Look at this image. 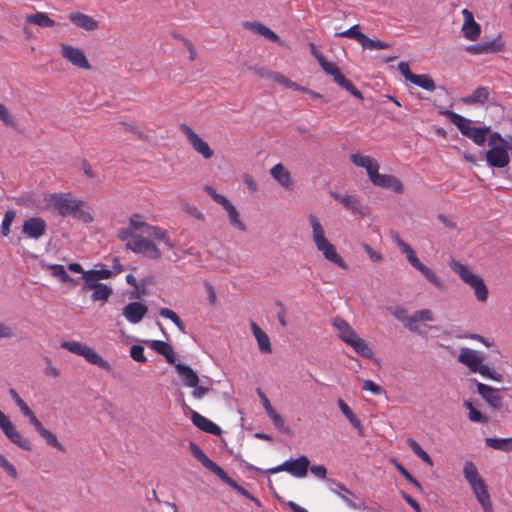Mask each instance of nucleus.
Returning <instances> with one entry per match:
<instances>
[{
	"label": "nucleus",
	"mask_w": 512,
	"mask_h": 512,
	"mask_svg": "<svg viewBox=\"0 0 512 512\" xmlns=\"http://www.w3.org/2000/svg\"><path fill=\"white\" fill-rule=\"evenodd\" d=\"M9 440L23 450L29 451L31 449L30 441L24 438L20 432L15 431Z\"/></svg>",
	"instance_id": "53"
},
{
	"label": "nucleus",
	"mask_w": 512,
	"mask_h": 512,
	"mask_svg": "<svg viewBox=\"0 0 512 512\" xmlns=\"http://www.w3.org/2000/svg\"><path fill=\"white\" fill-rule=\"evenodd\" d=\"M410 83L426 91H434L436 88L433 79L427 74H414Z\"/></svg>",
	"instance_id": "39"
},
{
	"label": "nucleus",
	"mask_w": 512,
	"mask_h": 512,
	"mask_svg": "<svg viewBox=\"0 0 512 512\" xmlns=\"http://www.w3.org/2000/svg\"><path fill=\"white\" fill-rule=\"evenodd\" d=\"M484 354L471 348H461L457 357L458 362L465 365L471 372L478 373L483 367Z\"/></svg>",
	"instance_id": "17"
},
{
	"label": "nucleus",
	"mask_w": 512,
	"mask_h": 512,
	"mask_svg": "<svg viewBox=\"0 0 512 512\" xmlns=\"http://www.w3.org/2000/svg\"><path fill=\"white\" fill-rule=\"evenodd\" d=\"M0 428L8 439L17 431L15 426L2 411H0Z\"/></svg>",
	"instance_id": "47"
},
{
	"label": "nucleus",
	"mask_w": 512,
	"mask_h": 512,
	"mask_svg": "<svg viewBox=\"0 0 512 512\" xmlns=\"http://www.w3.org/2000/svg\"><path fill=\"white\" fill-rule=\"evenodd\" d=\"M219 479H221L224 483L229 485L231 488H233L236 492L244 496L245 498L251 500L256 505H260V502L258 499H256L254 496L250 494L248 490L240 486L236 481H234L231 477L228 476V474L223 470L221 474L218 476Z\"/></svg>",
	"instance_id": "36"
},
{
	"label": "nucleus",
	"mask_w": 512,
	"mask_h": 512,
	"mask_svg": "<svg viewBox=\"0 0 512 512\" xmlns=\"http://www.w3.org/2000/svg\"><path fill=\"white\" fill-rule=\"evenodd\" d=\"M350 160L354 165L362 167L366 170L367 176L371 183L379 174V163L371 156L355 153L350 156Z\"/></svg>",
	"instance_id": "20"
},
{
	"label": "nucleus",
	"mask_w": 512,
	"mask_h": 512,
	"mask_svg": "<svg viewBox=\"0 0 512 512\" xmlns=\"http://www.w3.org/2000/svg\"><path fill=\"white\" fill-rule=\"evenodd\" d=\"M0 467L11 477L17 478L16 468L2 454H0Z\"/></svg>",
	"instance_id": "60"
},
{
	"label": "nucleus",
	"mask_w": 512,
	"mask_h": 512,
	"mask_svg": "<svg viewBox=\"0 0 512 512\" xmlns=\"http://www.w3.org/2000/svg\"><path fill=\"white\" fill-rule=\"evenodd\" d=\"M130 357L139 363H144L147 358L144 354V347L141 345H132L130 348Z\"/></svg>",
	"instance_id": "54"
},
{
	"label": "nucleus",
	"mask_w": 512,
	"mask_h": 512,
	"mask_svg": "<svg viewBox=\"0 0 512 512\" xmlns=\"http://www.w3.org/2000/svg\"><path fill=\"white\" fill-rule=\"evenodd\" d=\"M159 315L163 318L171 320L182 333L185 332V325L183 321L173 310L169 308H161L159 310Z\"/></svg>",
	"instance_id": "45"
},
{
	"label": "nucleus",
	"mask_w": 512,
	"mask_h": 512,
	"mask_svg": "<svg viewBox=\"0 0 512 512\" xmlns=\"http://www.w3.org/2000/svg\"><path fill=\"white\" fill-rule=\"evenodd\" d=\"M25 22L34 24L42 28H51L55 26V21L52 20L45 12H37L35 14H28L25 16Z\"/></svg>",
	"instance_id": "35"
},
{
	"label": "nucleus",
	"mask_w": 512,
	"mask_h": 512,
	"mask_svg": "<svg viewBox=\"0 0 512 512\" xmlns=\"http://www.w3.org/2000/svg\"><path fill=\"white\" fill-rule=\"evenodd\" d=\"M179 129L185 135L187 142L193 150L200 154L204 159H210L214 155V152L208 143L195 133L190 126L187 124H180Z\"/></svg>",
	"instance_id": "12"
},
{
	"label": "nucleus",
	"mask_w": 512,
	"mask_h": 512,
	"mask_svg": "<svg viewBox=\"0 0 512 512\" xmlns=\"http://www.w3.org/2000/svg\"><path fill=\"white\" fill-rule=\"evenodd\" d=\"M16 216L14 210H7L1 224V232L3 236H8L10 233V226Z\"/></svg>",
	"instance_id": "52"
},
{
	"label": "nucleus",
	"mask_w": 512,
	"mask_h": 512,
	"mask_svg": "<svg viewBox=\"0 0 512 512\" xmlns=\"http://www.w3.org/2000/svg\"><path fill=\"white\" fill-rule=\"evenodd\" d=\"M464 407L469 410L468 418L474 423H487L488 417L477 410L470 401H464Z\"/></svg>",
	"instance_id": "43"
},
{
	"label": "nucleus",
	"mask_w": 512,
	"mask_h": 512,
	"mask_svg": "<svg viewBox=\"0 0 512 512\" xmlns=\"http://www.w3.org/2000/svg\"><path fill=\"white\" fill-rule=\"evenodd\" d=\"M60 52L61 56L73 66L86 70L91 68L89 61L80 48L69 44H61Z\"/></svg>",
	"instance_id": "16"
},
{
	"label": "nucleus",
	"mask_w": 512,
	"mask_h": 512,
	"mask_svg": "<svg viewBox=\"0 0 512 512\" xmlns=\"http://www.w3.org/2000/svg\"><path fill=\"white\" fill-rule=\"evenodd\" d=\"M151 348L158 354L164 356L169 364H173L175 366L176 354L169 343L161 340H154L151 342Z\"/></svg>",
	"instance_id": "32"
},
{
	"label": "nucleus",
	"mask_w": 512,
	"mask_h": 512,
	"mask_svg": "<svg viewBox=\"0 0 512 512\" xmlns=\"http://www.w3.org/2000/svg\"><path fill=\"white\" fill-rule=\"evenodd\" d=\"M321 68L327 73L328 75L333 77V80L335 83H337L339 86L350 92L354 97L362 99V93L353 85V83L348 80L340 71L338 66L330 61H325Z\"/></svg>",
	"instance_id": "14"
},
{
	"label": "nucleus",
	"mask_w": 512,
	"mask_h": 512,
	"mask_svg": "<svg viewBox=\"0 0 512 512\" xmlns=\"http://www.w3.org/2000/svg\"><path fill=\"white\" fill-rule=\"evenodd\" d=\"M179 396H180L181 407L184 411H189L191 413V421L194 426H196L197 428H199L200 430H202L206 433H209V434H212L215 436H219L221 434L222 430L217 424H215L208 418L204 417L203 415L199 414L198 412L192 410L186 404L184 395L182 392L180 393Z\"/></svg>",
	"instance_id": "13"
},
{
	"label": "nucleus",
	"mask_w": 512,
	"mask_h": 512,
	"mask_svg": "<svg viewBox=\"0 0 512 512\" xmlns=\"http://www.w3.org/2000/svg\"><path fill=\"white\" fill-rule=\"evenodd\" d=\"M68 19L77 28H80L87 32L94 31L99 26L98 21H96L93 17L81 12H70L68 14Z\"/></svg>",
	"instance_id": "26"
},
{
	"label": "nucleus",
	"mask_w": 512,
	"mask_h": 512,
	"mask_svg": "<svg viewBox=\"0 0 512 512\" xmlns=\"http://www.w3.org/2000/svg\"><path fill=\"white\" fill-rule=\"evenodd\" d=\"M257 393H258V396L262 402V405L267 413V415L270 417V419L272 420L274 426L276 428H283L284 426V420L282 419V417L275 411V409L272 407L269 399L266 397V395L260 390L258 389L257 390Z\"/></svg>",
	"instance_id": "33"
},
{
	"label": "nucleus",
	"mask_w": 512,
	"mask_h": 512,
	"mask_svg": "<svg viewBox=\"0 0 512 512\" xmlns=\"http://www.w3.org/2000/svg\"><path fill=\"white\" fill-rule=\"evenodd\" d=\"M482 377L494 380L496 382H501L503 380V375L496 371L493 368H490L487 365H483V367L478 372Z\"/></svg>",
	"instance_id": "51"
},
{
	"label": "nucleus",
	"mask_w": 512,
	"mask_h": 512,
	"mask_svg": "<svg viewBox=\"0 0 512 512\" xmlns=\"http://www.w3.org/2000/svg\"><path fill=\"white\" fill-rule=\"evenodd\" d=\"M372 184L383 189L392 190L395 193L403 192L402 182L393 175L379 173Z\"/></svg>",
	"instance_id": "28"
},
{
	"label": "nucleus",
	"mask_w": 512,
	"mask_h": 512,
	"mask_svg": "<svg viewBox=\"0 0 512 512\" xmlns=\"http://www.w3.org/2000/svg\"><path fill=\"white\" fill-rule=\"evenodd\" d=\"M175 370L181 378L183 386L189 388L200 383L197 373L190 366L178 362L175 364Z\"/></svg>",
	"instance_id": "29"
},
{
	"label": "nucleus",
	"mask_w": 512,
	"mask_h": 512,
	"mask_svg": "<svg viewBox=\"0 0 512 512\" xmlns=\"http://www.w3.org/2000/svg\"><path fill=\"white\" fill-rule=\"evenodd\" d=\"M309 469H310V472L311 474L318 478V479H326L327 477V469L324 465H312L311 467L309 466Z\"/></svg>",
	"instance_id": "63"
},
{
	"label": "nucleus",
	"mask_w": 512,
	"mask_h": 512,
	"mask_svg": "<svg viewBox=\"0 0 512 512\" xmlns=\"http://www.w3.org/2000/svg\"><path fill=\"white\" fill-rule=\"evenodd\" d=\"M332 326L336 329L338 337L357 354L368 359L373 357L372 349L369 348L364 339L359 337L346 320L337 317L332 320Z\"/></svg>",
	"instance_id": "5"
},
{
	"label": "nucleus",
	"mask_w": 512,
	"mask_h": 512,
	"mask_svg": "<svg viewBox=\"0 0 512 512\" xmlns=\"http://www.w3.org/2000/svg\"><path fill=\"white\" fill-rule=\"evenodd\" d=\"M463 476L484 512H494L487 486L472 461H465Z\"/></svg>",
	"instance_id": "4"
},
{
	"label": "nucleus",
	"mask_w": 512,
	"mask_h": 512,
	"mask_svg": "<svg viewBox=\"0 0 512 512\" xmlns=\"http://www.w3.org/2000/svg\"><path fill=\"white\" fill-rule=\"evenodd\" d=\"M488 146L493 147L502 144H508L499 132H493L488 134Z\"/></svg>",
	"instance_id": "62"
},
{
	"label": "nucleus",
	"mask_w": 512,
	"mask_h": 512,
	"mask_svg": "<svg viewBox=\"0 0 512 512\" xmlns=\"http://www.w3.org/2000/svg\"><path fill=\"white\" fill-rule=\"evenodd\" d=\"M47 205L62 217H72L83 223H91L93 216L85 202L71 193H54L47 200Z\"/></svg>",
	"instance_id": "1"
},
{
	"label": "nucleus",
	"mask_w": 512,
	"mask_h": 512,
	"mask_svg": "<svg viewBox=\"0 0 512 512\" xmlns=\"http://www.w3.org/2000/svg\"><path fill=\"white\" fill-rule=\"evenodd\" d=\"M203 189L217 204L221 206H224L229 201L224 195L217 193L216 190L209 185H206Z\"/></svg>",
	"instance_id": "57"
},
{
	"label": "nucleus",
	"mask_w": 512,
	"mask_h": 512,
	"mask_svg": "<svg viewBox=\"0 0 512 512\" xmlns=\"http://www.w3.org/2000/svg\"><path fill=\"white\" fill-rule=\"evenodd\" d=\"M330 491L336 494L351 509L364 510L366 508L364 503H357L353 501L351 498H349V496H352L353 493L340 482L332 481Z\"/></svg>",
	"instance_id": "22"
},
{
	"label": "nucleus",
	"mask_w": 512,
	"mask_h": 512,
	"mask_svg": "<svg viewBox=\"0 0 512 512\" xmlns=\"http://www.w3.org/2000/svg\"><path fill=\"white\" fill-rule=\"evenodd\" d=\"M190 388L193 389L191 395L195 400H202L212 390V387L200 385L199 383L197 386H191Z\"/></svg>",
	"instance_id": "55"
},
{
	"label": "nucleus",
	"mask_w": 512,
	"mask_h": 512,
	"mask_svg": "<svg viewBox=\"0 0 512 512\" xmlns=\"http://www.w3.org/2000/svg\"><path fill=\"white\" fill-rule=\"evenodd\" d=\"M363 33L360 31V26L358 24L353 25L349 29L336 33L335 36L337 37H345L350 39H355L359 44L363 38Z\"/></svg>",
	"instance_id": "46"
},
{
	"label": "nucleus",
	"mask_w": 512,
	"mask_h": 512,
	"mask_svg": "<svg viewBox=\"0 0 512 512\" xmlns=\"http://www.w3.org/2000/svg\"><path fill=\"white\" fill-rule=\"evenodd\" d=\"M406 442H407L408 446L411 448V450L423 462H425L426 464H428L431 467L434 465L433 460L430 457V455L418 444V442L416 440H414L413 438H408Z\"/></svg>",
	"instance_id": "40"
},
{
	"label": "nucleus",
	"mask_w": 512,
	"mask_h": 512,
	"mask_svg": "<svg viewBox=\"0 0 512 512\" xmlns=\"http://www.w3.org/2000/svg\"><path fill=\"white\" fill-rule=\"evenodd\" d=\"M332 197L339 201L347 210L355 215L364 216L366 214L365 207L354 195L332 193Z\"/></svg>",
	"instance_id": "24"
},
{
	"label": "nucleus",
	"mask_w": 512,
	"mask_h": 512,
	"mask_svg": "<svg viewBox=\"0 0 512 512\" xmlns=\"http://www.w3.org/2000/svg\"><path fill=\"white\" fill-rule=\"evenodd\" d=\"M130 226L133 229V232L140 231V235H145L146 237L162 241L164 244L173 249L175 244L169 239L167 231L161 229L158 226H152L147 224L146 222L141 220L139 215H133L129 220Z\"/></svg>",
	"instance_id": "10"
},
{
	"label": "nucleus",
	"mask_w": 512,
	"mask_h": 512,
	"mask_svg": "<svg viewBox=\"0 0 512 512\" xmlns=\"http://www.w3.org/2000/svg\"><path fill=\"white\" fill-rule=\"evenodd\" d=\"M391 314L405 326L408 320L407 310L401 306H396L391 310Z\"/></svg>",
	"instance_id": "61"
},
{
	"label": "nucleus",
	"mask_w": 512,
	"mask_h": 512,
	"mask_svg": "<svg viewBox=\"0 0 512 512\" xmlns=\"http://www.w3.org/2000/svg\"><path fill=\"white\" fill-rule=\"evenodd\" d=\"M488 166L492 168H504L510 162L509 144H502L489 149L485 153Z\"/></svg>",
	"instance_id": "15"
},
{
	"label": "nucleus",
	"mask_w": 512,
	"mask_h": 512,
	"mask_svg": "<svg viewBox=\"0 0 512 512\" xmlns=\"http://www.w3.org/2000/svg\"><path fill=\"white\" fill-rule=\"evenodd\" d=\"M203 189L217 204L221 206H224L229 201L224 195L217 193L216 190L209 185H206Z\"/></svg>",
	"instance_id": "58"
},
{
	"label": "nucleus",
	"mask_w": 512,
	"mask_h": 512,
	"mask_svg": "<svg viewBox=\"0 0 512 512\" xmlns=\"http://www.w3.org/2000/svg\"><path fill=\"white\" fill-rule=\"evenodd\" d=\"M463 16V24L461 27V31L463 33V37L469 41H477L481 35V26L474 19L473 13L468 9H463L461 11Z\"/></svg>",
	"instance_id": "19"
},
{
	"label": "nucleus",
	"mask_w": 512,
	"mask_h": 512,
	"mask_svg": "<svg viewBox=\"0 0 512 512\" xmlns=\"http://www.w3.org/2000/svg\"><path fill=\"white\" fill-rule=\"evenodd\" d=\"M478 394L493 409H501L503 406V397L501 390L475 380Z\"/></svg>",
	"instance_id": "18"
},
{
	"label": "nucleus",
	"mask_w": 512,
	"mask_h": 512,
	"mask_svg": "<svg viewBox=\"0 0 512 512\" xmlns=\"http://www.w3.org/2000/svg\"><path fill=\"white\" fill-rule=\"evenodd\" d=\"M489 95V89L481 86L476 88L471 95L461 98V102L465 105H483L488 101Z\"/></svg>",
	"instance_id": "31"
},
{
	"label": "nucleus",
	"mask_w": 512,
	"mask_h": 512,
	"mask_svg": "<svg viewBox=\"0 0 512 512\" xmlns=\"http://www.w3.org/2000/svg\"><path fill=\"white\" fill-rule=\"evenodd\" d=\"M392 239L394 243L397 245V247L400 249L401 253L405 255L407 261L409 264L418 272L422 274V276L429 281L432 285H434L438 289H444L445 285L444 282L440 277L436 275V273L430 269L429 267L425 266L417 257L416 252L413 250V248L406 243L398 233H395L392 235Z\"/></svg>",
	"instance_id": "6"
},
{
	"label": "nucleus",
	"mask_w": 512,
	"mask_h": 512,
	"mask_svg": "<svg viewBox=\"0 0 512 512\" xmlns=\"http://www.w3.org/2000/svg\"><path fill=\"white\" fill-rule=\"evenodd\" d=\"M245 25L270 41L277 42L279 40V36L276 33L261 23L254 22L246 23Z\"/></svg>",
	"instance_id": "38"
},
{
	"label": "nucleus",
	"mask_w": 512,
	"mask_h": 512,
	"mask_svg": "<svg viewBox=\"0 0 512 512\" xmlns=\"http://www.w3.org/2000/svg\"><path fill=\"white\" fill-rule=\"evenodd\" d=\"M245 467L250 471H255L257 473H264V470L245 462ZM310 461L307 456H300L296 459H288L285 462L281 463L280 465H277L275 467L269 468L265 470V473L268 474H276L279 472H287L291 476L295 478H304L307 475L308 469H309Z\"/></svg>",
	"instance_id": "7"
},
{
	"label": "nucleus",
	"mask_w": 512,
	"mask_h": 512,
	"mask_svg": "<svg viewBox=\"0 0 512 512\" xmlns=\"http://www.w3.org/2000/svg\"><path fill=\"white\" fill-rule=\"evenodd\" d=\"M485 443L492 449L512 452V438H486Z\"/></svg>",
	"instance_id": "37"
},
{
	"label": "nucleus",
	"mask_w": 512,
	"mask_h": 512,
	"mask_svg": "<svg viewBox=\"0 0 512 512\" xmlns=\"http://www.w3.org/2000/svg\"><path fill=\"white\" fill-rule=\"evenodd\" d=\"M250 328L257 341L260 352L269 354L272 352V346L269 336L254 322H250Z\"/></svg>",
	"instance_id": "30"
},
{
	"label": "nucleus",
	"mask_w": 512,
	"mask_h": 512,
	"mask_svg": "<svg viewBox=\"0 0 512 512\" xmlns=\"http://www.w3.org/2000/svg\"><path fill=\"white\" fill-rule=\"evenodd\" d=\"M223 209L227 212L229 223L232 227L236 228L239 231H246V225L240 218V214L236 207L228 201L224 206H222Z\"/></svg>",
	"instance_id": "34"
},
{
	"label": "nucleus",
	"mask_w": 512,
	"mask_h": 512,
	"mask_svg": "<svg viewBox=\"0 0 512 512\" xmlns=\"http://www.w3.org/2000/svg\"><path fill=\"white\" fill-rule=\"evenodd\" d=\"M271 79L277 83L283 84L289 88H293L295 90H300V87L292 82L291 80L287 79L284 75L280 73L273 72L271 75Z\"/></svg>",
	"instance_id": "59"
},
{
	"label": "nucleus",
	"mask_w": 512,
	"mask_h": 512,
	"mask_svg": "<svg viewBox=\"0 0 512 512\" xmlns=\"http://www.w3.org/2000/svg\"><path fill=\"white\" fill-rule=\"evenodd\" d=\"M61 347L69 352L82 356L88 363L96 365L106 371L111 369V365L100 356L93 348L77 341H64Z\"/></svg>",
	"instance_id": "9"
},
{
	"label": "nucleus",
	"mask_w": 512,
	"mask_h": 512,
	"mask_svg": "<svg viewBox=\"0 0 512 512\" xmlns=\"http://www.w3.org/2000/svg\"><path fill=\"white\" fill-rule=\"evenodd\" d=\"M47 229L45 220L41 217H31L24 221L22 226V233L29 239L41 238Z\"/></svg>",
	"instance_id": "21"
},
{
	"label": "nucleus",
	"mask_w": 512,
	"mask_h": 512,
	"mask_svg": "<svg viewBox=\"0 0 512 512\" xmlns=\"http://www.w3.org/2000/svg\"><path fill=\"white\" fill-rule=\"evenodd\" d=\"M41 437L46 441V443L49 446H52L53 448L57 449L58 451H60L62 453L66 452V449H65L64 445L61 444L58 441L57 437L51 431H49L48 429L46 430L45 433H43L41 435Z\"/></svg>",
	"instance_id": "48"
},
{
	"label": "nucleus",
	"mask_w": 512,
	"mask_h": 512,
	"mask_svg": "<svg viewBox=\"0 0 512 512\" xmlns=\"http://www.w3.org/2000/svg\"><path fill=\"white\" fill-rule=\"evenodd\" d=\"M190 451L192 455L209 471L214 473L217 477L221 474L223 469L214 463L211 459H209L204 451L194 442H190L189 444Z\"/></svg>",
	"instance_id": "27"
},
{
	"label": "nucleus",
	"mask_w": 512,
	"mask_h": 512,
	"mask_svg": "<svg viewBox=\"0 0 512 512\" xmlns=\"http://www.w3.org/2000/svg\"><path fill=\"white\" fill-rule=\"evenodd\" d=\"M203 189L217 204L221 206H224L229 201L224 195L217 193L216 190L209 185H206Z\"/></svg>",
	"instance_id": "56"
},
{
	"label": "nucleus",
	"mask_w": 512,
	"mask_h": 512,
	"mask_svg": "<svg viewBox=\"0 0 512 512\" xmlns=\"http://www.w3.org/2000/svg\"><path fill=\"white\" fill-rule=\"evenodd\" d=\"M111 294V287L102 283L93 289L91 298L93 301H107Z\"/></svg>",
	"instance_id": "44"
},
{
	"label": "nucleus",
	"mask_w": 512,
	"mask_h": 512,
	"mask_svg": "<svg viewBox=\"0 0 512 512\" xmlns=\"http://www.w3.org/2000/svg\"><path fill=\"white\" fill-rule=\"evenodd\" d=\"M440 114L446 116L453 123L464 137L469 138L477 146H483L487 136L491 131L490 126H472L473 121L457 114L451 110L441 111Z\"/></svg>",
	"instance_id": "3"
},
{
	"label": "nucleus",
	"mask_w": 512,
	"mask_h": 512,
	"mask_svg": "<svg viewBox=\"0 0 512 512\" xmlns=\"http://www.w3.org/2000/svg\"><path fill=\"white\" fill-rule=\"evenodd\" d=\"M148 308L140 302H130L122 310V315L131 324H138L142 321Z\"/></svg>",
	"instance_id": "23"
},
{
	"label": "nucleus",
	"mask_w": 512,
	"mask_h": 512,
	"mask_svg": "<svg viewBox=\"0 0 512 512\" xmlns=\"http://www.w3.org/2000/svg\"><path fill=\"white\" fill-rule=\"evenodd\" d=\"M148 238L145 235L133 236L126 243V247L134 253L143 254L150 259H159L161 257L159 248Z\"/></svg>",
	"instance_id": "11"
},
{
	"label": "nucleus",
	"mask_w": 512,
	"mask_h": 512,
	"mask_svg": "<svg viewBox=\"0 0 512 512\" xmlns=\"http://www.w3.org/2000/svg\"><path fill=\"white\" fill-rule=\"evenodd\" d=\"M82 279L84 280L83 291L93 290L100 284L90 270L83 272Z\"/></svg>",
	"instance_id": "50"
},
{
	"label": "nucleus",
	"mask_w": 512,
	"mask_h": 512,
	"mask_svg": "<svg viewBox=\"0 0 512 512\" xmlns=\"http://www.w3.org/2000/svg\"><path fill=\"white\" fill-rule=\"evenodd\" d=\"M311 226L312 241L318 252L322 254L325 260L334 264L343 270H348V265L343 257L337 252L336 247L326 237V232L319 219L311 214L308 216Z\"/></svg>",
	"instance_id": "2"
},
{
	"label": "nucleus",
	"mask_w": 512,
	"mask_h": 512,
	"mask_svg": "<svg viewBox=\"0 0 512 512\" xmlns=\"http://www.w3.org/2000/svg\"><path fill=\"white\" fill-rule=\"evenodd\" d=\"M362 389L364 391H370L372 392L374 395H380L384 392L383 388L377 384H375L373 381L371 380H365L363 382V387Z\"/></svg>",
	"instance_id": "64"
},
{
	"label": "nucleus",
	"mask_w": 512,
	"mask_h": 512,
	"mask_svg": "<svg viewBox=\"0 0 512 512\" xmlns=\"http://www.w3.org/2000/svg\"><path fill=\"white\" fill-rule=\"evenodd\" d=\"M482 43L485 54L502 52L505 49V42L503 41L501 36H497L492 40L484 41Z\"/></svg>",
	"instance_id": "41"
},
{
	"label": "nucleus",
	"mask_w": 512,
	"mask_h": 512,
	"mask_svg": "<svg viewBox=\"0 0 512 512\" xmlns=\"http://www.w3.org/2000/svg\"><path fill=\"white\" fill-rule=\"evenodd\" d=\"M360 45L362 46L363 49H367V50H371V51L383 50V49H387L390 47V45L388 43L383 42L378 39H375V40L370 39L365 34L363 35Z\"/></svg>",
	"instance_id": "42"
},
{
	"label": "nucleus",
	"mask_w": 512,
	"mask_h": 512,
	"mask_svg": "<svg viewBox=\"0 0 512 512\" xmlns=\"http://www.w3.org/2000/svg\"><path fill=\"white\" fill-rule=\"evenodd\" d=\"M449 266L465 284L473 289L479 302H485L488 299V289L479 275L474 274L468 266L457 260H451Z\"/></svg>",
	"instance_id": "8"
},
{
	"label": "nucleus",
	"mask_w": 512,
	"mask_h": 512,
	"mask_svg": "<svg viewBox=\"0 0 512 512\" xmlns=\"http://www.w3.org/2000/svg\"><path fill=\"white\" fill-rule=\"evenodd\" d=\"M49 271L54 277L59 278L62 282L71 281L70 276L66 273V270L63 265L60 264H51L48 266Z\"/></svg>",
	"instance_id": "49"
},
{
	"label": "nucleus",
	"mask_w": 512,
	"mask_h": 512,
	"mask_svg": "<svg viewBox=\"0 0 512 512\" xmlns=\"http://www.w3.org/2000/svg\"><path fill=\"white\" fill-rule=\"evenodd\" d=\"M271 177L285 190H291L294 182L289 170L281 163L274 165L270 169Z\"/></svg>",
	"instance_id": "25"
}]
</instances>
